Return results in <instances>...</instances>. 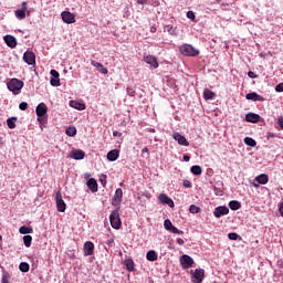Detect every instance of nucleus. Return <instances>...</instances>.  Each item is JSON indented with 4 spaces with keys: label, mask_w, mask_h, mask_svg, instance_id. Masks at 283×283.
Returning a JSON list of instances; mask_svg holds the SVG:
<instances>
[{
    "label": "nucleus",
    "mask_w": 283,
    "mask_h": 283,
    "mask_svg": "<svg viewBox=\"0 0 283 283\" xmlns=\"http://www.w3.org/2000/svg\"><path fill=\"white\" fill-rule=\"evenodd\" d=\"M1 240H3V237H1V234H0V242H1Z\"/></svg>",
    "instance_id": "e2e57ef3"
},
{
    "label": "nucleus",
    "mask_w": 283,
    "mask_h": 283,
    "mask_svg": "<svg viewBox=\"0 0 283 283\" xmlns=\"http://www.w3.org/2000/svg\"><path fill=\"white\" fill-rule=\"evenodd\" d=\"M275 92H283V83H280L275 86Z\"/></svg>",
    "instance_id": "8fccbe9b"
},
{
    "label": "nucleus",
    "mask_w": 283,
    "mask_h": 283,
    "mask_svg": "<svg viewBox=\"0 0 283 283\" xmlns=\"http://www.w3.org/2000/svg\"><path fill=\"white\" fill-rule=\"evenodd\" d=\"M101 182L105 187V185H107V176L103 175L101 178Z\"/></svg>",
    "instance_id": "3c124183"
},
{
    "label": "nucleus",
    "mask_w": 283,
    "mask_h": 283,
    "mask_svg": "<svg viewBox=\"0 0 283 283\" xmlns=\"http://www.w3.org/2000/svg\"><path fill=\"white\" fill-rule=\"evenodd\" d=\"M1 283H10V273L3 272Z\"/></svg>",
    "instance_id": "4c0bfd02"
},
{
    "label": "nucleus",
    "mask_w": 283,
    "mask_h": 283,
    "mask_svg": "<svg viewBox=\"0 0 283 283\" xmlns=\"http://www.w3.org/2000/svg\"><path fill=\"white\" fill-rule=\"evenodd\" d=\"M279 211H280V213H281V216H282V218H283V203H281V206H280V208H279Z\"/></svg>",
    "instance_id": "bf43d9fd"
},
{
    "label": "nucleus",
    "mask_w": 283,
    "mask_h": 283,
    "mask_svg": "<svg viewBox=\"0 0 283 283\" xmlns=\"http://www.w3.org/2000/svg\"><path fill=\"white\" fill-rule=\"evenodd\" d=\"M142 154H147L149 156V148L147 147L143 148Z\"/></svg>",
    "instance_id": "6e6d98bb"
},
{
    "label": "nucleus",
    "mask_w": 283,
    "mask_h": 283,
    "mask_svg": "<svg viewBox=\"0 0 283 283\" xmlns=\"http://www.w3.org/2000/svg\"><path fill=\"white\" fill-rule=\"evenodd\" d=\"M170 233H176L177 235H182V233H185L182 230H179L178 228L176 227H171V229L169 230Z\"/></svg>",
    "instance_id": "a19ab883"
},
{
    "label": "nucleus",
    "mask_w": 283,
    "mask_h": 283,
    "mask_svg": "<svg viewBox=\"0 0 283 283\" xmlns=\"http://www.w3.org/2000/svg\"><path fill=\"white\" fill-rule=\"evenodd\" d=\"M3 40L8 48H17V38L12 35H4Z\"/></svg>",
    "instance_id": "aec40b11"
},
{
    "label": "nucleus",
    "mask_w": 283,
    "mask_h": 283,
    "mask_svg": "<svg viewBox=\"0 0 283 283\" xmlns=\"http://www.w3.org/2000/svg\"><path fill=\"white\" fill-rule=\"evenodd\" d=\"M7 87L9 92H12V94H21V90H23V81L18 80V78H11L7 83Z\"/></svg>",
    "instance_id": "f257e3e1"
},
{
    "label": "nucleus",
    "mask_w": 283,
    "mask_h": 283,
    "mask_svg": "<svg viewBox=\"0 0 283 283\" xmlns=\"http://www.w3.org/2000/svg\"><path fill=\"white\" fill-rule=\"evenodd\" d=\"M164 227H165L166 231H169L174 227V224L171 223V220L166 219L164 221Z\"/></svg>",
    "instance_id": "ea45409f"
},
{
    "label": "nucleus",
    "mask_w": 283,
    "mask_h": 283,
    "mask_svg": "<svg viewBox=\"0 0 283 283\" xmlns=\"http://www.w3.org/2000/svg\"><path fill=\"white\" fill-rule=\"evenodd\" d=\"M19 231L22 235H28V233H32L33 230L31 227L22 226L20 227Z\"/></svg>",
    "instance_id": "7c9ffc66"
},
{
    "label": "nucleus",
    "mask_w": 283,
    "mask_h": 283,
    "mask_svg": "<svg viewBox=\"0 0 283 283\" xmlns=\"http://www.w3.org/2000/svg\"><path fill=\"white\" fill-rule=\"evenodd\" d=\"M50 74H51L50 84L52 85V87H60L61 86V78H60L61 75L59 74V71L51 70Z\"/></svg>",
    "instance_id": "39448f33"
},
{
    "label": "nucleus",
    "mask_w": 283,
    "mask_h": 283,
    "mask_svg": "<svg viewBox=\"0 0 283 283\" xmlns=\"http://www.w3.org/2000/svg\"><path fill=\"white\" fill-rule=\"evenodd\" d=\"M35 113L38 117L45 116L48 114V105L40 103L35 108Z\"/></svg>",
    "instance_id": "f3484780"
},
{
    "label": "nucleus",
    "mask_w": 283,
    "mask_h": 283,
    "mask_svg": "<svg viewBox=\"0 0 283 283\" xmlns=\"http://www.w3.org/2000/svg\"><path fill=\"white\" fill-rule=\"evenodd\" d=\"M216 97V93L213 92V91H211V90H209V88H206L205 91H203V98L206 99V101H211V98H214Z\"/></svg>",
    "instance_id": "bb28decb"
},
{
    "label": "nucleus",
    "mask_w": 283,
    "mask_h": 283,
    "mask_svg": "<svg viewBox=\"0 0 283 283\" xmlns=\"http://www.w3.org/2000/svg\"><path fill=\"white\" fill-rule=\"evenodd\" d=\"M146 259L148 260V262H156V260H158V254L156 253V251L150 250L147 252Z\"/></svg>",
    "instance_id": "a878e982"
},
{
    "label": "nucleus",
    "mask_w": 283,
    "mask_h": 283,
    "mask_svg": "<svg viewBox=\"0 0 283 283\" xmlns=\"http://www.w3.org/2000/svg\"><path fill=\"white\" fill-rule=\"evenodd\" d=\"M186 15L190 21H196V13H193V11H188Z\"/></svg>",
    "instance_id": "37998d69"
},
{
    "label": "nucleus",
    "mask_w": 283,
    "mask_h": 283,
    "mask_svg": "<svg viewBox=\"0 0 283 283\" xmlns=\"http://www.w3.org/2000/svg\"><path fill=\"white\" fill-rule=\"evenodd\" d=\"M19 269L22 273H28L30 271V264L28 262H21Z\"/></svg>",
    "instance_id": "72a5a7b5"
},
{
    "label": "nucleus",
    "mask_w": 283,
    "mask_h": 283,
    "mask_svg": "<svg viewBox=\"0 0 283 283\" xmlns=\"http://www.w3.org/2000/svg\"><path fill=\"white\" fill-rule=\"evenodd\" d=\"M38 122L43 127V125H46L48 118L45 116L38 117Z\"/></svg>",
    "instance_id": "c03bdc74"
},
{
    "label": "nucleus",
    "mask_w": 283,
    "mask_h": 283,
    "mask_svg": "<svg viewBox=\"0 0 283 283\" xmlns=\"http://www.w3.org/2000/svg\"><path fill=\"white\" fill-rule=\"evenodd\" d=\"M70 107H73V109H78V112H83L86 106L81 102L70 101Z\"/></svg>",
    "instance_id": "b1692460"
},
{
    "label": "nucleus",
    "mask_w": 283,
    "mask_h": 283,
    "mask_svg": "<svg viewBox=\"0 0 283 283\" xmlns=\"http://www.w3.org/2000/svg\"><path fill=\"white\" fill-rule=\"evenodd\" d=\"M229 207L232 211H238V209L242 208V203H240V201L232 200L229 202Z\"/></svg>",
    "instance_id": "cd10ccee"
},
{
    "label": "nucleus",
    "mask_w": 283,
    "mask_h": 283,
    "mask_svg": "<svg viewBox=\"0 0 283 283\" xmlns=\"http://www.w3.org/2000/svg\"><path fill=\"white\" fill-rule=\"evenodd\" d=\"M84 255H94V243L92 241L84 243Z\"/></svg>",
    "instance_id": "6ab92c4d"
},
{
    "label": "nucleus",
    "mask_w": 283,
    "mask_h": 283,
    "mask_svg": "<svg viewBox=\"0 0 283 283\" xmlns=\"http://www.w3.org/2000/svg\"><path fill=\"white\" fill-rule=\"evenodd\" d=\"M65 134L66 136L73 137L76 134V127L73 126V127L66 128Z\"/></svg>",
    "instance_id": "e433bc0d"
},
{
    "label": "nucleus",
    "mask_w": 283,
    "mask_h": 283,
    "mask_svg": "<svg viewBox=\"0 0 283 283\" xmlns=\"http://www.w3.org/2000/svg\"><path fill=\"white\" fill-rule=\"evenodd\" d=\"M118 156H120V151H118V149L109 150L107 153V160L114 163L115 160H118Z\"/></svg>",
    "instance_id": "4be33fe9"
},
{
    "label": "nucleus",
    "mask_w": 283,
    "mask_h": 283,
    "mask_svg": "<svg viewBox=\"0 0 283 283\" xmlns=\"http://www.w3.org/2000/svg\"><path fill=\"white\" fill-rule=\"evenodd\" d=\"M114 242V240L109 241V243Z\"/></svg>",
    "instance_id": "0e129e2a"
},
{
    "label": "nucleus",
    "mask_w": 283,
    "mask_h": 283,
    "mask_svg": "<svg viewBox=\"0 0 283 283\" xmlns=\"http://www.w3.org/2000/svg\"><path fill=\"white\" fill-rule=\"evenodd\" d=\"M86 185L90 191H92V193H96V191H98V182L96 181V179L90 178Z\"/></svg>",
    "instance_id": "a211bd4d"
},
{
    "label": "nucleus",
    "mask_w": 283,
    "mask_h": 283,
    "mask_svg": "<svg viewBox=\"0 0 283 283\" xmlns=\"http://www.w3.org/2000/svg\"><path fill=\"white\" fill-rule=\"evenodd\" d=\"M113 136H114L115 138H120V137L123 136V133H120V132H118V130H114V132H113Z\"/></svg>",
    "instance_id": "09e8293b"
},
{
    "label": "nucleus",
    "mask_w": 283,
    "mask_h": 283,
    "mask_svg": "<svg viewBox=\"0 0 283 283\" xmlns=\"http://www.w3.org/2000/svg\"><path fill=\"white\" fill-rule=\"evenodd\" d=\"M247 123H260V115L254 113H249L245 115Z\"/></svg>",
    "instance_id": "5701e85b"
},
{
    "label": "nucleus",
    "mask_w": 283,
    "mask_h": 283,
    "mask_svg": "<svg viewBox=\"0 0 283 283\" xmlns=\"http://www.w3.org/2000/svg\"><path fill=\"white\" fill-rule=\"evenodd\" d=\"M228 238H229V240H238V238H240V235L235 232H230L228 234Z\"/></svg>",
    "instance_id": "a18cd8bd"
},
{
    "label": "nucleus",
    "mask_w": 283,
    "mask_h": 283,
    "mask_svg": "<svg viewBox=\"0 0 283 283\" xmlns=\"http://www.w3.org/2000/svg\"><path fill=\"white\" fill-rule=\"evenodd\" d=\"M184 160L185 163H189V160H191V157H189V155H184Z\"/></svg>",
    "instance_id": "4d7b16f0"
},
{
    "label": "nucleus",
    "mask_w": 283,
    "mask_h": 283,
    "mask_svg": "<svg viewBox=\"0 0 283 283\" xmlns=\"http://www.w3.org/2000/svg\"><path fill=\"white\" fill-rule=\"evenodd\" d=\"M255 180L259 185H266V182H269V175L261 174L258 177H255Z\"/></svg>",
    "instance_id": "393cba45"
},
{
    "label": "nucleus",
    "mask_w": 283,
    "mask_h": 283,
    "mask_svg": "<svg viewBox=\"0 0 283 283\" xmlns=\"http://www.w3.org/2000/svg\"><path fill=\"white\" fill-rule=\"evenodd\" d=\"M274 137H275V134H273V133L269 134V138H274Z\"/></svg>",
    "instance_id": "052dcab7"
},
{
    "label": "nucleus",
    "mask_w": 283,
    "mask_h": 283,
    "mask_svg": "<svg viewBox=\"0 0 283 283\" xmlns=\"http://www.w3.org/2000/svg\"><path fill=\"white\" fill-rule=\"evenodd\" d=\"M14 14L19 21H23V19H25V11L23 9L15 10Z\"/></svg>",
    "instance_id": "c85d7f7f"
},
{
    "label": "nucleus",
    "mask_w": 283,
    "mask_h": 283,
    "mask_svg": "<svg viewBox=\"0 0 283 283\" xmlns=\"http://www.w3.org/2000/svg\"><path fill=\"white\" fill-rule=\"evenodd\" d=\"M158 200L163 203V205H167L168 207H170L171 209H174L175 205H174V200L171 198H169V196H167L166 193H160L158 197Z\"/></svg>",
    "instance_id": "f8f14e48"
},
{
    "label": "nucleus",
    "mask_w": 283,
    "mask_h": 283,
    "mask_svg": "<svg viewBox=\"0 0 283 283\" xmlns=\"http://www.w3.org/2000/svg\"><path fill=\"white\" fill-rule=\"evenodd\" d=\"M245 98L248 99V101H254V102H260V103H263V101H264V97H262L261 95H259L258 93H255V92H253V93H248L247 95H245Z\"/></svg>",
    "instance_id": "412c9836"
},
{
    "label": "nucleus",
    "mask_w": 283,
    "mask_h": 283,
    "mask_svg": "<svg viewBox=\"0 0 283 283\" xmlns=\"http://www.w3.org/2000/svg\"><path fill=\"white\" fill-rule=\"evenodd\" d=\"M70 158H73V160H83V158H85V151L81 149H74L71 151Z\"/></svg>",
    "instance_id": "4468645a"
},
{
    "label": "nucleus",
    "mask_w": 283,
    "mask_h": 283,
    "mask_svg": "<svg viewBox=\"0 0 283 283\" xmlns=\"http://www.w3.org/2000/svg\"><path fill=\"white\" fill-rule=\"evenodd\" d=\"M109 222L113 229H120V213L118 212V209L113 210L109 216Z\"/></svg>",
    "instance_id": "7ed1b4c3"
},
{
    "label": "nucleus",
    "mask_w": 283,
    "mask_h": 283,
    "mask_svg": "<svg viewBox=\"0 0 283 283\" xmlns=\"http://www.w3.org/2000/svg\"><path fill=\"white\" fill-rule=\"evenodd\" d=\"M23 61L28 65H34V63H36V55L34 54V52L27 51L23 54Z\"/></svg>",
    "instance_id": "0eeeda50"
},
{
    "label": "nucleus",
    "mask_w": 283,
    "mask_h": 283,
    "mask_svg": "<svg viewBox=\"0 0 283 283\" xmlns=\"http://www.w3.org/2000/svg\"><path fill=\"white\" fill-rule=\"evenodd\" d=\"M91 65H93V67H96L97 72H101V74H108V72H109L107 70V67H105L103 65V63H101V62H96V61L92 60Z\"/></svg>",
    "instance_id": "dca6fc26"
},
{
    "label": "nucleus",
    "mask_w": 283,
    "mask_h": 283,
    "mask_svg": "<svg viewBox=\"0 0 283 283\" xmlns=\"http://www.w3.org/2000/svg\"><path fill=\"white\" fill-rule=\"evenodd\" d=\"M279 125H280L281 129H283V117L279 118Z\"/></svg>",
    "instance_id": "13d9d810"
},
{
    "label": "nucleus",
    "mask_w": 283,
    "mask_h": 283,
    "mask_svg": "<svg viewBox=\"0 0 283 283\" xmlns=\"http://www.w3.org/2000/svg\"><path fill=\"white\" fill-rule=\"evenodd\" d=\"M243 143H245L248 145V147H255V145H258V142H255V139H253L251 137H245L243 139Z\"/></svg>",
    "instance_id": "473e14b6"
},
{
    "label": "nucleus",
    "mask_w": 283,
    "mask_h": 283,
    "mask_svg": "<svg viewBox=\"0 0 283 283\" xmlns=\"http://www.w3.org/2000/svg\"><path fill=\"white\" fill-rule=\"evenodd\" d=\"M172 138L178 143V145L189 147V142L187 140V137L180 135V133H174Z\"/></svg>",
    "instance_id": "9d476101"
},
{
    "label": "nucleus",
    "mask_w": 283,
    "mask_h": 283,
    "mask_svg": "<svg viewBox=\"0 0 283 283\" xmlns=\"http://www.w3.org/2000/svg\"><path fill=\"white\" fill-rule=\"evenodd\" d=\"M124 264H125L127 271H129V272L134 271V260H132V259H126V260L124 261Z\"/></svg>",
    "instance_id": "2f4dec72"
},
{
    "label": "nucleus",
    "mask_w": 283,
    "mask_h": 283,
    "mask_svg": "<svg viewBox=\"0 0 283 283\" xmlns=\"http://www.w3.org/2000/svg\"><path fill=\"white\" fill-rule=\"evenodd\" d=\"M177 244H179V247H182L185 244V240L178 238L177 239Z\"/></svg>",
    "instance_id": "5fc2aeb1"
},
{
    "label": "nucleus",
    "mask_w": 283,
    "mask_h": 283,
    "mask_svg": "<svg viewBox=\"0 0 283 283\" xmlns=\"http://www.w3.org/2000/svg\"><path fill=\"white\" fill-rule=\"evenodd\" d=\"M180 264L182 269H191L193 266V259L187 254L180 258Z\"/></svg>",
    "instance_id": "6e6552de"
},
{
    "label": "nucleus",
    "mask_w": 283,
    "mask_h": 283,
    "mask_svg": "<svg viewBox=\"0 0 283 283\" xmlns=\"http://www.w3.org/2000/svg\"><path fill=\"white\" fill-rule=\"evenodd\" d=\"M23 242H24V247H27V248L32 247V235H24Z\"/></svg>",
    "instance_id": "c9c22d12"
},
{
    "label": "nucleus",
    "mask_w": 283,
    "mask_h": 283,
    "mask_svg": "<svg viewBox=\"0 0 283 283\" xmlns=\"http://www.w3.org/2000/svg\"><path fill=\"white\" fill-rule=\"evenodd\" d=\"M17 120V117H11L7 119V125L9 129H14L17 127V124L14 123Z\"/></svg>",
    "instance_id": "f704fd0d"
},
{
    "label": "nucleus",
    "mask_w": 283,
    "mask_h": 283,
    "mask_svg": "<svg viewBox=\"0 0 283 283\" xmlns=\"http://www.w3.org/2000/svg\"><path fill=\"white\" fill-rule=\"evenodd\" d=\"M184 187H186L187 189L191 188V181L184 180Z\"/></svg>",
    "instance_id": "603ef678"
},
{
    "label": "nucleus",
    "mask_w": 283,
    "mask_h": 283,
    "mask_svg": "<svg viewBox=\"0 0 283 283\" xmlns=\"http://www.w3.org/2000/svg\"><path fill=\"white\" fill-rule=\"evenodd\" d=\"M214 218H222V216H229V209L227 206L217 207L213 211Z\"/></svg>",
    "instance_id": "9b49d317"
},
{
    "label": "nucleus",
    "mask_w": 283,
    "mask_h": 283,
    "mask_svg": "<svg viewBox=\"0 0 283 283\" xmlns=\"http://www.w3.org/2000/svg\"><path fill=\"white\" fill-rule=\"evenodd\" d=\"M190 171L191 174H193V176H200V174H202V167L196 165V166H192L190 168Z\"/></svg>",
    "instance_id": "c756f323"
},
{
    "label": "nucleus",
    "mask_w": 283,
    "mask_h": 283,
    "mask_svg": "<svg viewBox=\"0 0 283 283\" xmlns=\"http://www.w3.org/2000/svg\"><path fill=\"white\" fill-rule=\"evenodd\" d=\"M190 213H200V207L196 206V205H191L189 208Z\"/></svg>",
    "instance_id": "58836bf2"
},
{
    "label": "nucleus",
    "mask_w": 283,
    "mask_h": 283,
    "mask_svg": "<svg viewBox=\"0 0 283 283\" xmlns=\"http://www.w3.org/2000/svg\"><path fill=\"white\" fill-rule=\"evenodd\" d=\"M192 277H195V283H202V280H205V270L203 269H196Z\"/></svg>",
    "instance_id": "ddd939ff"
},
{
    "label": "nucleus",
    "mask_w": 283,
    "mask_h": 283,
    "mask_svg": "<svg viewBox=\"0 0 283 283\" xmlns=\"http://www.w3.org/2000/svg\"><path fill=\"white\" fill-rule=\"evenodd\" d=\"M61 18L64 23H76V15L70 11H62Z\"/></svg>",
    "instance_id": "423d86ee"
},
{
    "label": "nucleus",
    "mask_w": 283,
    "mask_h": 283,
    "mask_svg": "<svg viewBox=\"0 0 283 283\" xmlns=\"http://www.w3.org/2000/svg\"><path fill=\"white\" fill-rule=\"evenodd\" d=\"M150 32H156V28H155V27H151V28H150Z\"/></svg>",
    "instance_id": "680f3d73"
},
{
    "label": "nucleus",
    "mask_w": 283,
    "mask_h": 283,
    "mask_svg": "<svg viewBox=\"0 0 283 283\" xmlns=\"http://www.w3.org/2000/svg\"><path fill=\"white\" fill-rule=\"evenodd\" d=\"M179 52H181L184 56H198V54H200V51L191 44H184L179 46Z\"/></svg>",
    "instance_id": "f03ea898"
},
{
    "label": "nucleus",
    "mask_w": 283,
    "mask_h": 283,
    "mask_svg": "<svg viewBox=\"0 0 283 283\" xmlns=\"http://www.w3.org/2000/svg\"><path fill=\"white\" fill-rule=\"evenodd\" d=\"M249 78H258V75L253 71L248 72Z\"/></svg>",
    "instance_id": "de8ad7c7"
},
{
    "label": "nucleus",
    "mask_w": 283,
    "mask_h": 283,
    "mask_svg": "<svg viewBox=\"0 0 283 283\" xmlns=\"http://www.w3.org/2000/svg\"><path fill=\"white\" fill-rule=\"evenodd\" d=\"M19 109H21L22 112H25V109H28V103L27 102L20 103Z\"/></svg>",
    "instance_id": "49530a36"
},
{
    "label": "nucleus",
    "mask_w": 283,
    "mask_h": 283,
    "mask_svg": "<svg viewBox=\"0 0 283 283\" xmlns=\"http://www.w3.org/2000/svg\"><path fill=\"white\" fill-rule=\"evenodd\" d=\"M126 92H127L128 96H136V90H134L132 86H128L126 88Z\"/></svg>",
    "instance_id": "79ce46f5"
},
{
    "label": "nucleus",
    "mask_w": 283,
    "mask_h": 283,
    "mask_svg": "<svg viewBox=\"0 0 283 283\" xmlns=\"http://www.w3.org/2000/svg\"><path fill=\"white\" fill-rule=\"evenodd\" d=\"M21 6H22L21 10H24V12H28V2L24 1L21 3Z\"/></svg>",
    "instance_id": "864d4df0"
},
{
    "label": "nucleus",
    "mask_w": 283,
    "mask_h": 283,
    "mask_svg": "<svg viewBox=\"0 0 283 283\" xmlns=\"http://www.w3.org/2000/svg\"><path fill=\"white\" fill-rule=\"evenodd\" d=\"M145 63L154 67V70H158V60L154 57L153 55L144 56Z\"/></svg>",
    "instance_id": "2eb2a0df"
},
{
    "label": "nucleus",
    "mask_w": 283,
    "mask_h": 283,
    "mask_svg": "<svg viewBox=\"0 0 283 283\" xmlns=\"http://www.w3.org/2000/svg\"><path fill=\"white\" fill-rule=\"evenodd\" d=\"M55 202H56V209L60 211V213H65V209H67V205H65V201L63 200V196L60 191L55 195Z\"/></svg>",
    "instance_id": "20e7f679"
},
{
    "label": "nucleus",
    "mask_w": 283,
    "mask_h": 283,
    "mask_svg": "<svg viewBox=\"0 0 283 283\" xmlns=\"http://www.w3.org/2000/svg\"><path fill=\"white\" fill-rule=\"evenodd\" d=\"M120 202H123V189L117 188L113 197L112 205H114V207H119Z\"/></svg>",
    "instance_id": "1a4fd4ad"
}]
</instances>
